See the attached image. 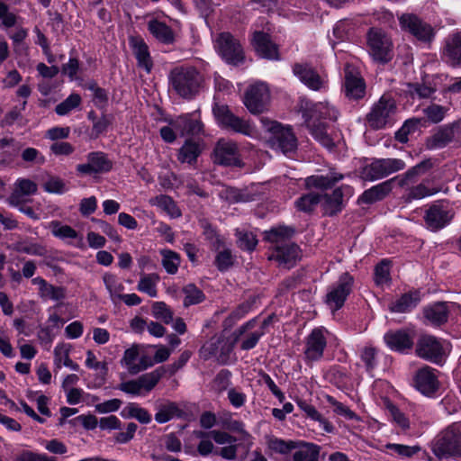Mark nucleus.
Segmentation results:
<instances>
[{
    "label": "nucleus",
    "mask_w": 461,
    "mask_h": 461,
    "mask_svg": "<svg viewBox=\"0 0 461 461\" xmlns=\"http://www.w3.org/2000/svg\"><path fill=\"white\" fill-rule=\"evenodd\" d=\"M338 110L328 103L308 104L303 108L304 123L311 135L323 147L331 149L335 147L332 137L327 131V124L321 120L335 121Z\"/></svg>",
    "instance_id": "obj_1"
},
{
    "label": "nucleus",
    "mask_w": 461,
    "mask_h": 461,
    "mask_svg": "<svg viewBox=\"0 0 461 461\" xmlns=\"http://www.w3.org/2000/svg\"><path fill=\"white\" fill-rule=\"evenodd\" d=\"M168 81L176 95L190 100L198 95L203 77L194 67L178 66L170 70Z\"/></svg>",
    "instance_id": "obj_2"
},
{
    "label": "nucleus",
    "mask_w": 461,
    "mask_h": 461,
    "mask_svg": "<svg viewBox=\"0 0 461 461\" xmlns=\"http://www.w3.org/2000/svg\"><path fill=\"white\" fill-rule=\"evenodd\" d=\"M452 350L449 340L431 334H421L415 344V354L420 358L442 366Z\"/></svg>",
    "instance_id": "obj_3"
},
{
    "label": "nucleus",
    "mask_w": 461,
    "mask_h": 461,
    "mask_svg": "<svg viewBox=\"0 0 461 461\" xmlns=\"http://www.w3.org/2000/svg\"><path fill=\"white\" fill-rule=\"evenodd\" d=\"M434 456L442 459L461 457V422L453 423L438 434L430 442Z\"/></svg>",
    "instance_id": "obj_4"
},
{
    "label": "nucleus",
    "mask_w": 461,
    "mask_h": 461,
    "mask_svg": "<svg viewBox=\"0 0 461 461\" xmlns=\"http://www.w3.org/2000/svg\"><path fill=\"white\" fill-rule=\"evenodd\" d=\"M263 128L270 133L267 140L269 147L284 154L294 152L297 149V138L291 126H285L278 122L261 117Z\"/></svg>",
    "instance_id": "obj_5"
},
{
    "label": "nucleus",
    "mask_w": 461,
    "mask_h": 461,
    "mask_svg": "<svg viewBox=\"0 0 461 461\" xmlns=\"http://www.w3.org/2000/svg\"><path fill=\"white\" fill-rule=\"evenodd\" d=\"M212 113L217 124L224 130L231 131L249 138H256L258 131L249 121L235 115L227 104L215 103Z\"/></svg>",
    "instance_id": "obj_6"
},
{
    "label": "nucleus",
    "mask_w": 461,
    "mask_h": 461,
    "mask_svg": "<svg viewBox=\"0 0 461 461\" xmlns=\"http://www.w3.org/2000/svg\"><path fill=\"white\" fill-rule=\"evenodd\" d=\"M366 50L374 61L385 64L393 56L391 37L382 29L372 27L366 32Z\"/></svg>",
    "instance_id": "obj_7"
},
{
    "label": "nucleus",
    "mask_w": 461,
    "mask_h": 461,
    "mask_svg": "<svg viewBox=\"0 0 461 461\" xmlns=\"http://www.w3.org/2000/svg\"><path fill=\"white\" fill-rule=\"evenodd\" d=\"M257 322L258 318H252L235 330L222 347V354L229 355L232 352L235 345L239 341H240V349L242 350L248 351L254 348L265 334V331L263 330H256L247 333L248 330L255 328Z\"/></svg>",
    "instance_id": "obj_8"
},
{
    "label": "nucleus",
    "mask_w": 461,
    "mask_h": 461,
    "mask_svg": "<svg viewBox=\"0 0 461 461\" xmlns=\"http://www.w3.org/2000/svg\"><path fill=\"white\" fill-rule=\"evenodd\" d=\"M405 167V162L400 158H374L363 167L361 175L366 181H375L402 170Z\"/></svg>",
    "instance_id": "obj_9"
},
{
    "label": "nucleus",
    "mask_w": 461,
    "mask_h": 461,
    "mask_svg": "<svg viewBox=\"0 0 461 461\" xmlns=\"http://www.w3.org/2000/svg\"><path fill=\"white\" fill-rule=\"evenodd\" d=\"M354 285L353 276L346 272L339 276L337 282L331 285L325 296V303L332 311L341 309L351 294Z\"/></svg>",
    "instance_id": "obj_10"
},
{
    "label": "nucleus",
    "mask_w": 461,
    "mask_h": 461,
    "mask_svg": "<svg viewBox=\"0 0 461 461\" xmlns=\"http://www.w3.org/2000/svg\"><path fill=\"white\" fill-rule=\"evenodd\" d=\"M453 217L454 211L449 203L445 201H438L429 206L423 219L429 230L437 231L448 225Z\"/></svg>",
    "instance_id": "obj_11"
},
{
    "label": "nucleus",
    "mask_w": 461,
    "mask_h": 461,
    "mask_svg": "<svg viewBox=\"0 0 461 461\" xmlns=\"http://www.w3.org/2000/svg\"><path fill=\"white\" fill-rule=\"evenodd\" d=\"M438 375V370L425 365L414 373L412 385L422 395L434 397L440 387Z\"/></svg>",
    "instance_id": "obj_12"
},
{
    "label": "nucleus",
    "mask_w": 461,
    "mask_h": 461,
    "mask_svg": "<svg viewBox=\"0 0 461 461\" xmlns=\"http://www.w3.org/2000/svg\"><path fill=\"white\" fill-rule=\"evenodd\" d=\"M395 112L396 104L394 100L389 96L383 95L366 115V120L372 129H382L391 122L392 116Z\"/></svg>",
    "instance_id": "obj_13"
},
{
    "label": "nucleus",
    "mask_w": 461,
    "mask_h": 461,
    "mask_svg": "<svg viewBox=\"0 0 461 461\" xmlns=\"http://www.w3.org/2000/svg\"><path fill=\"white\" fill-rule=\"evenodd\" d=\"M243 104L252 114H259L267 110L270 101L269 90L264 83L251 85L245 92Z\"/></svg>",
    "instance_id": "obj_14"
},
{
    "label": "nucleus",
    "mask_w": 461,
    "mask_h": 461,
    "mask_svg": "<svg viewBox=\"0 0 461 461\" xmlns=\"http://www.w3.org/2000/svg\"><path fill=\"white\" fill-rule=\"evenodd\" d=\"M327 333L325 328L319 327L313 329L305 338L303 355L307 364L317 362L323 357L327 347Z\"/></svg>",
    "instance_id": "obj_15"
},
{
    "label": "nucleus",
    "mask_w": 461,
    "mask_h": 461,
    "mask_svg": "<svg viewBox=\"0 0 461 461\" xmlns=\"http://www.w3.org/2000/svg\"><path fill=\"white\" fill-rule=\"evenodd\" d=\"M399 22L402 30L409 32L420 41L430 42L435 37L432 26L415 14H403Z\"/></svg>",
    "instance_id": "obj_16"
},
{
    "label": "nucleus",
    "mask_w": 461,
    "mask_h": 461,
    "mask_svg": "<svg viewBox=\"0 0 461 461\" xmlns=\"http://www.w3.org/2000/svg\"><path fill=\"white\" fill-rule=\"evenodd\" d=\"M87 162L76 167L77 173L91 176L108 173L113 168V161L103 151H92L86 155Z\"/></svg>",
    "instance_id": "obj_17"
},
{
    "label": "nucleus",
    "mask_w": 461,
    "mask_h": 461,
    "mask_svg": "<svg viewBox=\"0 0 461 461\" xmlns=\"http://www.w3.org/2000/svg\"><path fill=\"white\" fill-rule=\"evenodd\" d=\"M453 140L461 141V121L440 127L426 140L428 149H442Z\"/></svg>",
    "instance_id": "obj_18"
},
{
    "label": "nucleus",
    "mask_w": 461,
    "mask_h": 461,
    "mask_svg": "<svg viewBox=\"0 0 461 461\" xmlns=\"http://www.w3.org/2000/svg\"><path fill=\"white\" fill-rule=\"evenodd\" d=\"M221 57L230 64L238 65L244 59L240 42L229 32H222L217 40Z\"/></svg>",
    "instance_id": "obj_19"
},
{
    "label": "nucleus",
    "mask_w": 461,
    "mask_h": 461,
    "mask_svg": "<svg viewBox=\"0 0 461 461\" xmlns=\"http://www.w3.org/2000/svg\"><path fill=\"white\" fill-rule=\"evenodd\" d=\"M454 303L448 302H436L426 305L422 309L424 323L434 328L441 327L448 321L450 306Z\"/></svg>",
    "instance_id": "obj_20"
},
{
    "label": "nucleus",
    "mask_w": 461,
    "mask_h": 461,
    "mask_svg": "<svg viewBox=\"0 0 461 461\" xmlns=\"http://www.w3.org/2000/svg\"><path fill=\"white\" fill-rule=\"evenodd\" d=\"M214 162L222 166H240L237 144L230 140H220L214 148Z\"/></svg>",
    "instance_id": "obj_21"
},
{
    "label": "nucleus",
    "mask_w": 461,
    "mask_h": 461,
    "mask_svg": "<svg viewBox=\"0 0 461 461\" xmlns=\"http://www.w3.org/2000/svg\"><path fill=\"white\" fill-rule=\"evenodd\" d=\"M293 72L302 83L313 91H320L325 87L324 78L307 63H295L293 66Z\"/></svg>",
    "instance_id": "obj_22"
},
{
    "label": "nucleus",
    "mask_w": 461,
    "mask_h": 461,
    "mask_svg": "<svg viewBox=\"0 0 461 461\" xmlns=\"http://www.w3.org/2000/svg\"><path fill=\"white\" fill-rule=\"evenodd\" d=\"M344 91L350 100L362 99L366 95V83L363 77L353 68H345Z\"/></svg>",
    "instance_id": "obj_23"
},
{
    "label": "nucleus",
    "mask_w": 461,
    "mask_h": 461,
    "mask_svg": "<svg viewBox=\"0 0 461 461\" xmlns=\"http://www.w3.org/2000/svg\"><path fill=\"white\" fill-rule=\"evenodd\" d=\"M441 59L453 68H461V32H454L446 38Z\"/></svg>",
    "instance_id": "obj_24"
},
{
    "label": "nucleus",
    "mask_w": 461,
    "mask_h": 461,
    "mask_svg": "<svg viewBox=\"0 0 461 461\" xmlns=\"http://www.w3.org/2000/svg\"><path fill=\"white\" fill-rule=\"evenodd\" d=\"M273 249L268 258L277 261L280 266L288 269L293 267L300 258L299 247L291 241L277 245Z\"/></svg>",
    "instance_id": "obj_25"
},
{
    "label": "nucleus",
    "mask_w": 461,
    "mask_h": 461,
    "mask_svg": "<svg viewBox=\"0 0 461 461\" xmlns=\"http://www.w3.org/2000/svg\"><path fill=\"white\" fill-rule=\"evenodd\" d=\"M252 44L261 58L272 60L280 59L278 47L272 41L268 33L260 31L255 32L252 37Z\"/></svg>",
    "instance_id": "obj_26"
},
{
    "label": "nucleus",
    "mask_w": 461,
    "mask_h": 461,
    "mask_svg": "<svg viewBox=\"0 0 461 461\" xmlns=\"http://www.w3.org/2000/svg\"><path fill=\"white\" fill-rule=\"evenodd\" d=\"M38 186L35 182L28 178H19L14 183V191L7 198L10 206H19L25 203V196L33 195L37 193Z\"/></svg>",
    "instance_id": "obj_27"
},
{
    "label": "nucleus",
    "mask_w": 461,
    "mask_h": 461,
    "mask_svg": "<svg viewBox=\"0 0 461 461\" xmlns=\"http://www.w3.org/2000/svg\"><path fill=\"white\" fill-rule=\"evenodd\" d=\"M384 339L392 350L401 353L411 349L414 345L413 337L406 330H390Z\"/></svg>",
    "instance_id": "obj_28"
},
{
    "label": "nucleus",
    "mask_w": 461,
    "mask_h": 461,
    "mask_svg": "<svg viewBox=\"0 0 461 461\" xmlns=\"http://www.w3.org/2000/svg\"><path fill=\"white\" fill-rule=\"evenodd\" d=\"M174 127L184 136L199 134L203 125L196 113H193L178 116L174 122Z\"/></svg>",
    "instance_id": "obj_29"
},
{
    "label": "nucleus",
    "mask_w": 461,
    "mask_h": 461,
    "mask_svg": "<svg viewBox=\"0 0 461 461\" xmlns=\"http://www.w3.org/2000/svg\"><path fill=\"white\" fill-rule=\"evenodd\" d=\"M420 302V292L411 291L402 294L397 300L391 303L389 311L395 313H407L415 309Z\"/></svg>",
    "instance_id": "obj_30"
},
{
    "label": "nucleus",
    "mask_w": 461,
    "mask_h": 461,
    "mask_svg": "<svg viewBox=\"0 0 461 461\" xmlns=\"http://www.w3.org/2000/svg\"><path fill=\"white\" fill-rule=\"evenodd\" d=\"M321 203L324 215L334 216L339 213L344 208L341 187L334 189L331 194L321 195Z\"/></svg>",
    "instance_id": "obj_31"
},
{
    "label": "nucleus",
    "mask_w": 461,
    "mask_h": 461,
    "mask_svg": "<svg viewBox=\"0 0 461 461\" xmlns=\"http://www.w3.org/2000/svg\"><path fill=\"white\" fill-rule=\"evenodd\" d=\"M131 44L133 50V54L137 59V64L140 68L145 70L146 73H150L153 68V61L149 54V47L141 39L132 38Z\"/></svg>",
    "instance_id": "obj_32"
},
{
    "label": "nucleus",
    "mask_w": 461,
    "mask_h": 461,
    "mask_svg": "<svg viewBox=\"0 0 461 461\" xmlns=\"http://www.w3.org/2000/svg\"><path fill=\"white\" fill-rule=\"evenodd\" d=\"M392 181L387 180L366 190L359 197L361 203L371 204L383 200L392 190Z\"/></svg>",
    "instance_id": "obj_33"
},
{
    "label": "nucleus",
    "mask_w": 461,
    "mask_h": 461,
    "mask_svg": "<svg viewBox=\"0 0 461 461\" xmlns=\"http://www.w3.org/2000/svg\"><path fill=\"white\" fill-rule=\"evenodd\" d=\"M12 249L18 253H23L31 256L46 257L48 250L45 246L33 242L32 239L21 238L12 244Z\"/></svg>",
    "instance_id": "obj_34"
},
{
    "label": "nucleus",
    "mask_w": 461,
    "mask_h": 461,
    "mask_svg": "<svg viewBox=\"0 0 461 461\" xmlns=\"http://www.w3.org/2000/svg\"><path fill=\"white\" fill-rule=\"evenodd\" d=\"M149 32L160 42L164 44H172L175 41V35L172 29L165 23L156 19L148 23Z\"/></svg>",
    "instance_id": "obj_35"
},
{
    "label": "nucleus",
    "mask_w": 461,
    "mask_h": 461,
    "mask_svg": "<svg viewBox=\"0 0 461 461\" xmlns=\"http://www.w3.org/2000/svg\"><path fill=\"white\" fill-rule=\"evenodd\" d=\"M320 446L303 441V444H301V447L295 449L292 457L286 461H320Z\"/></svg>",
    "instance_id": "obj_36"
},
{
    "label": "nucleus",
    "mask_w": 461,
    "mask_h": 461,
    "mask_svg": "<svg viewBox=\"0 0 461 461\" xmlns=\"http://www.w3.org/2000/svg\"><path fill=\"white\" fill-rule=\"evenodd\" d=\"M70 345L59 344L54 348V366L57 369H60L62 365L69 367L74 371L79 370L78 364L72 361L69 357Z\"/></svg>",
    "instance_id": "obj_37"
},
{
    "label": "nucleus",
    "mask_w": 461,
    "mask_h": 461,
    "mask_svg": "<svg viewBox=\"0 0 461 461\" xmlns=\"http://www.w3.org/2000/svg\"><path fill=\"white\" fill-rule=\"evenodd\" d=\"M149 203L153 206L158 207L172 218H177L181 216L179 208L169 195H157L149 200Z\"/></svg>",
    "instance_id": "obj_38"
},
{
    "label": "nucleus",
    "mask_w": 461,
    "mask_h": 461,
    "mask_svg": "<svg viewBox=\"0 0 461 461\" xmlns=\"http://www.w3.org/2000/svg\"><path fill=\"white\" fill-rule=\"evenodd\" d=\"M433 167V162L430 158L424 159L416 166L408 169L400 179V185L404 186L409 183L416 181L418 176L425 174Z\"/></svg>",
    "instance_id": "obj_39"
},
{
    "label": "nucleus",
    "mask_w": 461,
    "mask_h": 461,
    "mask_svg": "<svg viewBox=\"0 0 461 461\" xmlns=\"http://www.w3.org/2000/svg\"><path fill=\"white\" fill-rule=\"evenodd\" d=\"M293 234L294 230L292 228L279 226L265 231L264 239L265 240L274 244V247H276L277 245H283L284 243L290 241L289 239Z\"/></svg>",
    "instance_id": "obj_40"
},
{
    "label": "nucleus",
    "mask_w": 461,
    "mask_h": 461,
    "mask_svg": "<svg viewBox=\"0 0 461 461\" xmlns=\"http://www.w3.org/2000/svg\"><path fill=\"white\" fill-rule=\"evenodd\" d=\"M139 356V345H132L130 348L124 351L123 357L122 358V364L127 367L130 374L135 375L148 368V365L139 366L136 363Z\"/></svg>",
    "instance_id": "obj_41"
},
{
    "label": "nucleus",
    "mask_w": 461,
    "mask_h": 461,
    "mask_svg": "<svg viewBox=\"0 0 461 461\" xmlns=\"http://www.w3.org/2000/svg\"><path fill=\"white\" fill-rule=\"evenodd\" d=\"M342 175L331 176H311L305 178V185L308 189L316 188L327 190L331 188L337 182L342 179Z\"/></svg>",
    "instance_id": "obj_42"
},
{
    "label": "nucleus",
    "mask_w": 461,
    "mask_h": 461,
    "mask_svg": "<svg viewBox=\"0 0 461 461\" xmlns=\"http://www.w3.org/2000/svg\"><path fill=\"white\" fill-rule=\"evenodd\" d=\"M166 373L165 367L160 366L152 372L144 374L138 377L141 392L149 393L158 384Z\"/></svg>",
    "instance_id": "obj_43"
},
{
    "label": "nucleus",
    "mask_w": 461,
    "mask_h": 461,
    "mask_svg": "<svg viewBox=\"0 0 461 461\" xmlns=\"http://www.w3.org/2000/svg\"><path fill=\"white\" fill-rule=\"evenodd\" d=\"M122 416L126 419H136L139 422L142 424H148L151 421V415L149 412L139 406L135 402L128 403L121 412Z\"/></svg>",
    "instance_id": "obj_44"
},
{
    "label": "nucleus",
    "mask_w": 461,
    "mask_h": 461,
    "mask_svg": "<svg viewBox=\"0 0 461 461\" xmlns=\"http://www.w3.org/2000/svg\"><path fill=\"white\" fill-rule=\"evenodd\" d=\"M160 277L157 274H142L137 285L138 291L155 298L158 296L157 285Z\"/></svg>",
    "instance_id": "obj_45"
},
{
    "label": "nucleus",
    "mask_w": 461,
    "mask_h": 461,
    "mask_svg": "<svg viewBox=\"0 0 461 461\" xmlns=\"http://www.w3.org/2000/svg\"><path fill=\"white\" fill-rule=\"evenodd\" d=\"M182 411L178 408L177 404L173 402L162 403L158 407L155 414V420L158 423H166L172 420L174 417H180Z\"/></svg>",
    "instance_id": "obj_46"
},
{
    "label": "nucleus",
    "mask_w": 461,
    "mask_h": 461,
    "mask_svg": "<svg viewBox=\"0 0 461 461\" xmlns=\"http://www.w3.org/2000/svg\"><path fill=\"white\" fill-rule=\"evenodd\" d=\"M301 444H303V441L285 440L275 437L267 441L269 449L281 455L291 453L301 447Z\"/></svg>",
    "instance_id": "obj_47"
},
{
    "label": "nucleus",
    "mask_w": 461,
    "mask_h": 461,
    "mask_svg": "<svg viewBox=\"0 0 461 461\" xmlns=\"http://www.w3.org/2000/svg\"><path fill=\"white\" fill-rule=\"evenodd\" d=\"M201 151L202 150L198 143L192 140H186L179 149L178 160L182 163L192 164L196 161Z\"/></svg>",
    "instance_id": "obj_48"
},
{
    "label": "nucleus",
    "mask_w": 461,
    "mask_h": 461,
    "mask_svg": "<svg viewBox=\"0 0 461 461\" xmlns=\"http://www.w3.org/2000/svg\"><path fill=\"white\" fill-rule=\"evenodd\" d=\"M253 304L254 300L246 301L239 304L223 321L224 329L231 328L238 321L244 318L252 310Z\"/></svg>",
    "instance_id": "obj_49"
},
{
    "label": "nucleus",
    "mask_w": 461,
    "mask_h": 461,
    "mask_svg": "<svg viewBox=\"0 0 461 461\" xmlns=\"http://www.w3.org/2000/svg\"><path fill=\"white\" fill-rule=\"evenodd\" d=\"M297 405L308 418H310L312 420L319 421L321 425H322L325 431H333V426L327 420L322 418L321 414L316 410V408L313 405L302 400L297 402Z\"/></svg>",
    "instance_id": "obj_50"
},
{
    "label": "nucleus",
    "mask_w": 461,
    "mask_h": 461,
    "mask_svg": "<svg viewBox=\"0 0 461 461\" xmlns=\"http://www.w3.org/2000/svg\"><path fill=\"white\" fill-rule=\"evenodd\" d=\"M103 281L110 294L111 300L116 303L122 294V292L124 290V285L118 280L116 276L110 273H105L103 276Z\"/></svg>",
    "instance_id": "obj_51"
},
{
    "label": "nucleus",
    "mask_w": 461,
    "mask_h": 461,
    "mask_svg": "<svg viewBox=\"0 0 461 461\" xmlns=\"http://www.w3.org/2000/svg\"><path fill=\"white\" fill-rule=\"evenodd\" d=\"M321 202V194L317 193H309L302 195L295 201L297 210L310 213L314 211L316 206Z\"/></svg>",
    "instance_id": "obj_52"
},
{
    "label": "nucleus",
    "mask_w": 461,
    "mask_h": 461,
    "mask_svg": "<svg viewBox=\"0 0 461 461\" xmlns=\"http://www.w3.org/2000/svg\"><path fill=\"white\" fill-rule=\"evenodd\" d=\"M235 236L237 237V245L240 249L251 252L256 249L258 240L252 231L237 229Z\"/></svg>",
    "instance_id": "obj_53"
},
{
    "label": "nucleus",
    "mask_w": 461,
    "mask_h": 461,
    "mask_svg": "<svg viewBox=\"0 0 461 461\" xmlns=\"http://www.w3.org/2000/svg\"><path fill=\"white\" fill-rule=\"evenodd\" d=\"M185 294L183 304L185 307L198 304L204 301L205 294L194 284H188L183 288Z\"/></svg>",
    "instance_id": "obj_54"
},
{
    "label": "nucleus",
    "mask_w": 461,
    "mask_h": 461,
    "mask_svg": "<svg viewBox=\"0 0 461 461\" xmlns=\"http://www.w3.org/2000/svg\"><path fill=\"white\" fill-rule=\"evenodd\" d=\"M151 312L154 318L160 320L165 324L172 323L174 321V312L164 302H155L151 306Z\"/></svg>",
    "instance_id": "obj_55"
},
{
    "label": "nucleus",
    "mask_w": 461,
    "mask_h": 461,
    "mask_svg": "<svg viewBox=\"0 0 461 461\" xmlns=\"http://www.w3.org/2000/svg\"><path fill=\"white\" fill-rule=\"evenodd\" d=\"M82 99L78 94L72 93L55 107V112L60 116L67 115L81 104Z\"/></svg>",
    "instance_id": "obj_56"
},
{
    "label": "nucleus",
    "mask_w": 461,
    "mask_h": 461,
    "mask_svg": "<svg viewBox=\"0 0 461 461\" xmlns=\"http://www.w3.org/2000/svg\"><path fill=\"white\" fill-rule=\"evenodd\" d=\"M420 125V119L411 118L406 120L403 125L395 132V140L401 143L408 141V136L416 131Z\"/></svg>",
    "instance_id": "obj_57"
},
{
    "label": "nucleus",
    "mask_w": 461,
    "mask_h": 461,
    "mask_svg": "<svg viewBox=\"0 0 461 461\" xmlns=\"http://www.w3.org/2000/svg\"><path fill=\"white\" fill-rule=\"evenodd\" d=\"M161 255L162 266L165 270L170 275L176 274L180 265L179 255L169 249L161 250Z\"/></svg>",
    "instance_id": "obj_58"
},
{
    "label": "nucleus",
    "mask_w": 461,
    "mask_h": 461,
    "mask_svg": "<svg viewBox=\"0 0 461 461\" xmlns=\"http://www.w3.org/2000/svg\"><path fill=\"white\" fill-rule=\"evenodd\" d=\"M385 448L391 452V454H396L400 457L410 458L419 453L421 448L420 446H407L402 444L388 443L385 445Z\"/></svg>",
    "instance_id": "obj_59"
},
{
    "label": "nucleus",
    "mask_w": 461,
    "mask_h": 461,
    "mask_svg": "<svg viewBox=\"0 0 461 461\" xmlns=\"http://www.w3.org/2000/svg\"><path fill=\"white\" fill-rule=\"evenodd\" d=\"M197 438H212L217 444H232L236 442V438L230 434L221 430H211L209 432L199 431L196 434Z\"/></svg>",
    "instance_id": "obj_60"
},
{
    "label": "nucleus",
    "mask_w": 461,
    "mask_h": 461,
    "mask_svg": "<svg viewBox=\"0 0 461 461\" xmlns=\"http://www.w3.org/2000/svg\"><path fill=\"white\" fill-rule=\"evenodd\" d=\"M389 264V260L384 259L375 266L374 280L377 285H383L390 282Z\"/></svg>",
    "instance_id": "obj_61"
},
{
    "label": "nucleus",
    "mask_w": 461,
    "mask_h": 461,
    "mask_svg": "<svg viewBox=\"0 0 461 461\" xmlns=\"http://www.w3.org/2000/svg\"><path fill=\"white\" fill-rule=\"evenodd\" d=\"M447 109L437 104H431L423 109L427 119L432 123L440 122L446 115Z\"/></svg>",
    "instance_id": "obj_62"
},
{
    "label": "nucleus",
    "mask_w": 461,
    "mask_h": 461,
    "mask_svg": "<svg viewBox=\"0 0 461 461\" xmlns=\"http://www.w3.org/2000/svg\"><path fill=\"white\" fill-rule=\"evenodd\" d=\"M214 264L217 269L221 272L228 270L234 264V258L230 249H223L219 251L215 257Z\"/></svg>",
    "instance_id": "obj_63"
},
{
    "label": "nucleus",
    "mask_w": 461,
    "mask_h": 461,
    "mask_svg": "<svg viewBox=\"0 0 461 461\" xmlns=\"http://www.w3.org/2000/svg\"><path fill=\"white\" fill-rule=\"evenodd\" d=\"M436 193L437 190L428 187L425 181H423L409 189L407 198L408 200L422 199Z\"/></svg>",
    "instance_id": "obj_64"
}]
</instances>
